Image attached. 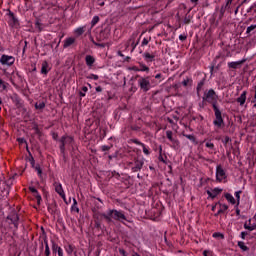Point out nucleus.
I'll return each instance as SVG.
<instances>
[{
	"mask_svg": "<svg viewBox=\"0 0 256 256\" xmlns=\"http://www.w3.org/2000/svg\"><path fill=\"white\" fill-rule=\"evenodd\" d=\"M103 217L107 219V221H111V219H114L115 221H120L121 223H125V221H127V217H125L123 211L119 210H108L106 213L103 214Z\"/></svg>",
	"mask_w": 256,
	"mask_h": 256,
	"instance_id": "f257e3e1",
	"label": "nucleus"
},
{
	"mask_svg": "<svg viewBox=\"0 0 256 256\" xmlns=\"http://www.w3.org/2000/svg\"><path fill=\"white\" fill-rule=\"evenodd\" d=\"M138 85L142 91H149V89H151V80L149 76L139 78Z\"/></svg>",
	"mask_w": 256,
	"mask_h": 256,
	"instance_id": "f03ea898",
	"label": "nucleus"
},
{
	"mask_svg": "<svg viewBox=\"0 0 256 256\" xmlns=\"http://www.w3.org/2000/svg\"><path fill=\"white\" fill-rule=\"evenodd\" d=\"M213 109L216 117L213 121V124L215 125V127H221V125H223V116L221 115V110H219L217 104H213Z\"/></svg>",
	"mask_w": 256,
	"mask_h": 256,
	"instance_id": "7ed1b4c3",
	"label": "nucleus"
},
{
	"mask_svg": "<svg viewBox=\"0 0 256 256\" xmlns=\"http://www.w3.org/2000/svg\"><path fill=\"white\" fill-rule=\"evenodd\" d=\"M216 181H218V183H225V181H227V173L221 165L216 167Z\"/></svg>",
	"mask_w": 256,
	"mask_h": 256,
	"instance_id": "20e7f679",
	"label": "nucleus"
},
{
	"mask_svg": "<svg viewBox=\"0 0 256 256\" xmlns=\"http://www.w3.org/2000/svg\"><path fill=\"white\" fill-rule=\"evenodd\" d=\"M0 63L1 65H6L7 67H11V65L15 63V57L3 54L0 57Z\"/></svg>",
	"mask_w": 256,
	"mask_h": 256,
	"instance_id": "39448f33",
	"label": "nucleus"
},
{
	"mask_svg": "<svg viewBox=\"0 0 256 256\" xmlns=\"http://www.w3.org/2000/svg\"><path fill=\"white\" fill-rule=\"evenodd\" d=\"M8 17V24L10 25V27H17V25H19V20L17 19V17H15V14H13V12L9 11Z\"/></svg>",
	"mask_w": 256,
	"mask_h": 256,
	"instance_id": "423d86ee",
	"label": "nucleus"
},
{
	"mask_svg": "<svg viewBox=\"0 0 256 256\" xmlns=\"http://www.w3.org/2000/svg\"><path fill=\"white\" fill-rule=\"evenodd\" d=\"M206 101L208 103H213V105H216L217 102V95L215 94L214 90H209L206 94Z\"/></svg>",
	"mask_w": 256,
	"mask_h": 256,
	"instance_id": "0eeeda50",
	"label": "nucleus"
},
{
	"mask_svg": "<svg viewBox=\"0 0 256 256\" xmlns=\"http://www.w3.org/2000/svg\"><path fill=\"white\" fill-rule=\"evenodd\" d=\"M54 189L56 193H58V195H60V197L65 201L66 197H65V191L63 190V185H61L60 182H54Z\"/></svg>",
	"mask_w": 256,
	"mask_h": 256,
	"instance_id": "6e6552de",
	"label": "nucleus"
},
{
	"mask_svg": "<svg viewBox=\"0 0 256 256\" xmlns=\"http://www.w3.org/2000/svg\"><path fill=\"white\" fill-rule=\"evenodd\" d=\"M61 143L60 149L61 151H65V145L73 143V138L71 136H64L61 139Z\"/></svg>",
	"mask_w": 256,
	"mask_h": 256,
	"instance_id": "1a4fd4ad",
	"label": "nucleus"
},
{
	"mask_svg": "<svg viewBox=\"0 0 256 256\" xmlns=\"http://www.w3.org/2000/svg\"><path fill=\"white\" fill-rule=\"evenodd\" d=\"M236 101L241 107H243L247 101V91H243Z\"/></svg>",
	"mask_w": 256,
	"mask_h": 256,
	"instance_id": "9d476101",
	"label": "nucleus"
},
{
	"mask_svg": "<svg viewBox=\"0 0 256 256\" xmlns=\"http://www.w3.org/2000/svg\"><path fill=\"white\" fill-rule=\"evenodd\" d=\"M243 63H245V60H240V61H236V62H228V67L230 69H239V67H241V65H243Z\"/></svg>",
	"mask_w": 256,
	"mask_h": 256,
	"instance_id": "9b49d317",
	"label": "nucleus"
},
{
	"mask_svg": "<svg viewBox=\"0 0 256 256\" xmlns=\"http://www.w3.org/2000/svg\"><path fill=\"white\" fill-rule=\"evenodd\" d=\"M221 191H223V189H221V188H214L213 190L208 191L207 194L212 199H215V197H217V195H219V193H221Z\"/></svg>",
	"mask_w": 256,
	"mask_h": 256,
	"instance_id": "f8f14e48",
	"label": "nucleus"
},
{
	"mask_svg": "<svg viewBox=\"0 0 256 256\" xmlns=\"http://www.w3.org/2000/svg\"><path fill=\"white\" fill-rule=\"evenodd\" d=\"M86 65L91 69L93 67V64L95 63V57L91 55H86L85 57Z\"/></svg>",
	"mask_w": 256,
	"mask_h": 256,
	"instance_id": "ddd939ff",
	"label": "nucleus"
},
{
	"mask_svg": "<svg viewBox=\"0 0 256 256\" xmlns=\"http://www.w3.org/2000/svg\"><path fill=\"white\" fill-rule=\"evenodd\" d=\"M75 43V38L74 37H68L64 40L63 47L64 49H67V47H71Z\"/></svg>",
	"mask_w": 256,
	"mask_h": 256,
	"instance_id": "4468645a",
	"label": "nucleus"
},
{
	"mask_svg": "<svg viewBox=\"0 0 256 256\" xmlns=\"http://www.w3.org/2000/svg\"><path fill=\"white\" fill-rule=\"evenodd\" d=\"M41 73L42 75H47L49 73V63L47 61L42 62Z\"/></svg>",
	"mask_w": 256,
	"mask_h": 256,
	"instance_id": "2eb2a0df",
	"label": "nucleus"
},
{
	"mask_svg": "<svg viewBox=\"0 0 256 256\" xmlns=\"http://www.w3.org/2000/svg\"><path fill=\"white\" fill-rule=\"evenodd\" d=\"M224 197L231 205H237V200H235V197H233L230 193H226Z\"/></svg>",
	"mask_w": 256,
	"mask_h": 256,
	"instance_id": "dca6fc26",
	"label": "nucleus"
},
{
	"mask_svg": "<svg viewBox=\"0 0 256 256\" xmlns=\"http://www.w3.org/2000/svg\"><path fill=\"white\" fill-rule=\"evenodd\" d=\"M143 57H144L145 61H147V63H151V62L155 61V55L149 54L148 52H145L143 54Z\"/></svg>",
	"mask_w": 256,
	"mask_h": 256,
	"instance_id": "f3484780",
	"label": "nucleus"
},
{
	"mask_svg": "<svg viewBox=\"0 0 256 256\" xmlns=\"http://www.w3.org/2000/svg\"><path fill=\"white\" fill-rule=\"evenodd\" d=\"M142 168H143V161L136 160L135 163H134L133 170L134 171H141Z\"/></svg>",
	"mask_w": 256,
	"mask_h": 256,
	"instance_id": "a211bd4d",
	"label": "nucleus"
},
{
	"mask_svg": "<svg viewBox=\"0 0 256 256\" xmlns=\"http://www.w3.org/2000/svg\"><path fill=\"white\" fill-rule=\"evenodd\" d=\"M136 145H141L142 149H143V153L144 155H150V151H149V148H147V146H145V144L139 142V141H135Z\"/></svg>",
	"mask_w": 256,
	"mask_h": 256,
	"instance_id": "6ab92c4d",
	"label": "nucleus"
},
{
	"mask_svg": "<svg viewBox=\"0 0 256 256\" xmlns=\"http://www.w3.org/2000/svg\"><path fill=\"white\" fill-rule=\"evenodd\" d=\"M245 229H247L248 231H255L256 229V224H251V219L249 221L246 222L245 224Z\"/></svg>",
	"mask_w": 256,
	"mask_h": 256,
	"instance_id": "aec40b11",
	"label": "nucleus"
},
{
	"mask_svg": "<svg viewBox=\"0 0 256 256\" xmlns=\"http://www.w3.org/2000/svg\"><path fill=\"white\" fill-rule=\"evenodd\" d=\"M166 137L169 139V141H171V143L178 144L177 140L173 138V132L171 130L166 131Z\"/></svg>",
	"mask_w": 256,
	"mask_h": 256,
	"instance_id": "412c9836",
	"label": "nucleus"
},
{
	"mask_svg": "<svg viewBox=\"0 0 256 256\" xmlns=\"http://www.w3.org/2000/svg\"><path fill=\"white\" fill-rule=\"evenodd\" d=\"M30 191L35 195L37 202L41 203V195H39V192H37V189H35V187H30Z\"/></svg>",
	"mask_w": 256,
	"mask_h": 256,
	"instance_id": "4be33fe9",
	"label": "nucleus"
},
{
	"mask_svg": "<svg viewBox=\"0 0 256 256\" xmlns=\"http://www.w3.org/2000/svg\"><path fill=\"white\" fill-rule=\"evenodd\" d=\"M75 35H77V37L83 35L85 33V26L82 27H78L74 30Z\"/></svg>",
	"mask_w": 256,
	"mask_h": 256,
	"instance_id": "5701e85b",
	"label": "nucleus"
},
{
	"mask_svg": "<svg viewBox=\"0 0 256 256\" xmlns=\"http://www.w3.org/2000/svg\"><path fill=\"white\" fill-rule=\"evenodd\" d=\"M241 193L242 191L239 190V191H236L234 194L236 197V207H239V203H241Z\"/></svg>",
	"mask_w": 256,
	"mask_h": 256,
	"instance_id": "b1692460",
	"label": "nucleus"
},
{
	"mask_svg": "<svg viewBox=\"0 0 256 256\" xmlns=\"http://www.w3.org/2000/svg\"><path fill=\"white\" fill-rule=\"evenodd\" d=\"M52 249L53 251L57 249L58 256H63V249L59 247L57 244H53Z\"/></svg>",
	"mask_w": 256,
	"mask_h": 256,
	"instance_id": "393cba45",
	"label": "nucleus"
},
{
	"mask_svg": "<svg viewBox=\"0 0 256 256\" xmlns=\"http://www.w3.org/2000/svg\"><path fill=\"white\" fill-rule=\"evenodd\" d=\"M229 209V206L227 204H220V209L218 210V213H225Z\"/></svg>",
	"mask_w": 256,
	"mask_h": 256,
	"instance_id": "a878e982",
	"label": "nucleus"
},
{
	"mask_svg": "<svg viewBox=\"0 0 256 256\" xmlns=\"http://www.w3.org/2000/svg\"><path fill=\"white\" fill-rule=\"evenodd\" d=\"M140 71L141 72H146V73H149V67H147V65L143 64V63H140Z\"/></svg>",
	"mask_w": 256,
	"mask_h": 256,
	"instance_id": "bb28decb",
	"label": "nucleus"
},
{
	"mask_svg": "<svg viewBox=\"0 0 256 256\" xmlns=\"http://www.w3.org/2000/svg\"><path fill=\"white\" fill-rule=\"evenodd\" d=\"M99 23V16H94L91 21V26L95 27Z\"/></svg>",
	"mask_w": 256,
	"mask_h": 256,
	"instance_id": "cd10ccee",
	"label": "nucleus"
},
{
	"mask_svg": "<svg viewBox=\"0 0 256 256\" xmlns=\"http://www.w3.org/2000/svg\"><path fill=\"white\" fill-rule=\"evenodd\" d=\"M0 89L5 91L7 89V83L0 78Z\"/></svg>",
	"mask_w": 256,
	"mask_h": 256,
	"instance_id": "c85d7f7f",
	"label": "nucleus"
},
{
	"mask_svg": "<svg viewBox=\"0 0 256 256\" xmlns=\"http://www.w3.org/2000/svg\"><path fill=\"white\" fill-rule=\"evenodd\" d=\"M87 91H89V89L87 88V86H83V87H82V91H80V97H85Z\"/></svg>",
	"mask_w": 256,
	"mask_h": 256,
	"instance_id": "c756f323",
	"label": "nucleus"
},
{
	"mask_svg": "<svg viewBox=\"0 0 256 256\" xmlns=\"http://www.w3.org/2000/svg\"><path fill=\"white\" fill-rule=\"evenodd\" d=\"M36 109H45V102H40L35 104Z\"/></svg>",
	"mask_w": 256,
	"mask_h": 256,
	"instance_id": "7c9ffc66",
	"label": "nucleus"
},
{
	"mask_svg": "<svg viewBox=\"0 0 256 256\" xmlns=\"http://www.w3.org/2000/svg\"><path fill=\"white\" fill-rule=\"evenodd\" d=\"M212 237H214V239L220 238V239H224V235L219 233V232H215Z\"/></svg>",
	"mask_w": 256,
	"mask_h": 256,
	"instance_id": "2f4dec72",
	"label": "nucleus"
},
{
	"mask_svg": "<svg viewBox=\"0 0 256 256\" xmlns=\"http://www.w3.org/2000/svg\"><path fill=\"white\" fill-rule=\"evenodd\" d=\"M238 247L242 249V251H247V246L245 245V242H238Z\"/></svg>",
	"mask_w": 256,
	"mask_h": 256,
	"instance_id": "473e14b6",
	"label": "nucleus"
},
{
	"mask_svg": "<svg viewBox=\"0 0 256 256\" xmlns=\"http://www.w3.org/2000/svg\"><path fill=\"white\" fill-rule=\"evenodd\" d=\"M203 256H215V254L211 250H204Z\"/></svg>",
	"mask_w": 256,
	"mask_h": 256,
	"instance_id": "72a5a7b5",
	"label": "nucleus"
},
{
	"mask_svg": "<svg viewBox=\"0 0 256 256\" xmlns=\"http://www.w3.org/2000/svg\"><path fill=\"white\" fill-rule=\"evenodd\" d=\"M45 255H51V251L49 250V244L47 242H45Z\"/></svg>",
	"mask_w": 256,
	"mask_h": 256,
	"instance_id": "f704fd0d",
	"label": "nucleus"
},
{
	"mask_svg": "<svg viewBox=\"0 0 256 256\" xmlns=\"http://www.w3.org/2000/svg\"><path fill=\"white\" fill-rule=\"evenodd\" d=\"M186 139H189V141H192V143H195L196 139H195V136L191 135V134H188V135H185Z\"/></svg>",
	"mask_w": 256,
	"mask_h": 256,
	"instance_id": "c9c22d12",
	"label": "nucleus"
},
{
	"mask_svg": "<svg viewBox=\"0 0 256 256\" xmlns=\"http://www.w3.org/2000/svg\"><path fill=\"white\" fill-rule=\"evenodd\" d=\"M256 25H251L247 28L246 33H251V31H255Z\"/></svg>",
	"mask_w": 256,
	"mask_h": 256,
	"instance_id": "e433bc0d",
	"label": "nucleus"
},
{
	"mask_svg": "<svg viewBox=\"0 0 256 256\" xmlns=\"http://www.w3.org/2000/svg\"><path fill=\"white\" fill-rule=\"evenodd\" d=\"M189 83H191V79L187 78V79H185V80L182 82V85H183L184 87H187V85H189Z\"/></svg>",
	"mask_w": 256,
	"mask_h": 256,
	"instance_id": "4c0bfd02",
	"label": "nucleus"
},
{
	"mask_svg": "<svg viewBox=\"0 0 256 256\" xmlns=\"http://www.w3.org/2000/svg\"><path fill=\"white\" fill-rule=\"evenodd\" d=\"M206 147L208 149H214L215 145L212 142H206Z\"/></svg>",
	"mask_w": 256,
	"mask_h": 256,
	"instance_id": "58836bf2",
	"label": "nucleus"
},
{
	"mask_svg": "<svg viewBox=\"0 0 256 256\" xmlns=\"http://www.w3.org/2000/svg\"><path fill=\"white\" fill-rule=\"evenodd\" d=\"M35 169H36V171H37L39 177H41V175H42V173H43V171L41 170V167H40V166H36Z\"/></svg>",
	"mask_w": 256,
	"mask_h": 256,
	"instance_id": "ea45409f",
	"label": "nucleus"
},
{
	"mask_svg": "<svg viewBox=\"0 0 256 256\" xmlns=\"http://www.w3.org/2000/svg\"><path fill=\"white\" fill-rule=\"evenodd\" d=\"M179 39H180V41H185V40L187 39V35H185V34H180V35H179Z\"/></svg>",
	"mask_w": 256,
	"mask_h": 256,
	"instance_id": "a19ab883",
	"label": "nucleus"
},
{
	"mask_svg": "<svg viewBox=\"0 0 256 256\" xmlns=\"http://www.w3.org/2000/svg\"><path fill=\"white\" fill-rule=\"evenodd\" d=\"M142 45H143V46L149 45V39L144 38V39L142 40Z\"/></svg>",
	"mask_w": 256,
	"mask_h": 256,
	"instance_id": "79ce46f5",
	"label": "nucleus"
},
{
	"mask_svg": "<svg viewBox=\"0 0 256 256\" xmlns=\"http://www.w3.org/2000/svg\"><path fill=\"white\" fill-rule=\"evenodd\" d=\"M132 71L139 72V71H141V70H140V68H138L137 66H133V67H132Z\"/></svg>",
	"mask_w": 256,
	"mask_h": 256,
	"instance_id": "37998d69",
	"label": "nucleus"
},
{
	"mask_svg": "<svg viewBox=\"0 0 256 256\" xmlns=\"http://www.w3.org/2000/svg\"><path fill=\"white\" fill-rule=\"evenodd\" d=\"M96 91H97V93H101V91H103V88H101V86H98V87H96Z\"/></svg>",
	"mask_w": 256,
	"mask_h": 256,
	"instance_id": "c03bdc74",
	"label": "nucleus"
},
{
	"mask_svg": "<svg viewBox=\"0 0 256 256\" xmlns=\"http://www.w3.org/2000/svg\"><path fill=\"white\" fill-rule=\"evenodd\" d=\"M232 3H233V0H227L226 7H229V5H231Z\"/></svg>",
	"mask_w": 256,
	"mask_h": 256,
	"instance_id": "a18cd8bd",
	"label": "nucleus"
},
{
	"mask_svg": "<svg viewBox=\"0 0 256 256\" xmlns=\"http://www.w3.org/2000/svg\"><path fill=\"white\" fill-rule=\"evenodd\" d=\"M36 27H37V29H39V31H41V23L36 22Z\"/></svg>",
	"mask_w": 256,
	"mask_h": 256,
	"instance_id": "49530a36",
	"label": "nucleus"
},
{
	"mask_svg": "<svg viewBox=\"0 0 256 256\" xmlns=\"http://www.w3.org/2000/svg\"><path fill=\"white\" fill-rule=\"evenodd\" d=\"M245 235H247V233L241 232V237H242V239H245Z\"/></svg>",
	"mask_w": 256,
	"mask_h": 256,
	"instance_id": "de8ad7c7",
	"label": "nucleus"
},
{
	"mask_svg": "<svg viewBox=\"0 0 256 256\" xmlns=\"http://www.w3.org/2000/svg\"><path fill=\"white\" fill-rule=\"evenodd\" d=\"M155 79H161V74H156Z\"/></svg>",
	"mask_w": 256,
	"mask_h": 256,
	"instance_id": "09e8293b",
	"label": "nucleus"
},
{
	"mask_svg": "<svg viewBox=\"0 0 256 256\" xmlns=\"http://www.w3.org/2000/svg\"><path fill=\"white\" fill-rule=\"evenodd\" d=\"M191 1V3H194L195 5H197V1H199V0H190Z\"/></svg>",
	"mask_w": 256,
	"mask_h": 256,
	"instance_id": "8fccbe9b",
	"label": "nucleus"
},
{
	"mask_svg": "<svg viewBox=\"0 0 256 256\" xmlns=\"http://www.w3.org/2000/svg\"><path fill=\"white\" fill-rule=\"evenodd\" d=\"M236 213H237V215H240L241 210H239V208H237V209H236Z\"/></svg>",
	"mask_w": 256,
	"mask_h": 256,
	"instance_id": "3c124183",
	"label": "nucleus"
},
{
	"mask_svg": "<svg viewBox=\"0 0 256 256\" xmlns=\"http://www.w3.org/2000/svg\"><path fill=\"white\" fill-rule=\"evenodd\" d=\"M108 149H109V147L103 146V151H107Z\"/></svg>",
	"mask_w": 256,
	"mask_h": 256,
	"instance_id": "603ef678",
	"label": "nucleus"
},
{
	"mask_svg": "<svg viewBox=\"0 0 256 256\" xmlns=\"http://www.w3.org/2000/svg\"><path fill=\"white\" fill-rule=\"evenodd\" d=\"M120 253H121L122 255H125V250H120Z\"/></svg>",
	"mask_w": 256,
	"mask_h": 256,
	"instance_id": "864d4df0",
	"label": "nucleus"
},
{
	"mask_svg": "<svg viewBox=\"0 0 256 256\" xmlns=\"http://www.w3.org/2000/svg\"><path fill=\"white\" fill-rule=\"evenodd\" d=\"M99 5L100 7H103V5H105V2H101Z\"/></svg>",
	"mask_w": 256,
	"mask_h": 256,
	"instance_id": "5fc2aeb1",
	"label": "nucleus"
},
{
	"mask_svg": "<svg viewBox=\"0 0 256 256\" xmlns=\"http://www.w3.org/2000/svg\"><path fill=\"white\" fill-rule=\"evenodd\" d=\"M94 79H95V80L99 79V76L94 75Z\"/></svg>",
	"mask_w": 256,
	"mask_h": 256,
	"instance_id": "6e6d98bb",
	"label": "nucleus"
},
{
	"mask_svg": "<svg viewBox=\"0 0 256 256\" xmlns=\"http://www.w3.org/2000/svg\"><path fill=\"white\" fill-rule=\"evenodd\" d=\"M217 215H221V213L218 212V213L215 214V216L217 217Z\"/></svg>",
	"mask_w": 256,
	"mask_h": 256,
	"instance_id": "4d7b16f0",
	"label": "nucleus"
},
{
	"mask_svg": "<svg viewBox=\"0 0 256 256\" xmlns=\"http://www.w3.org/2000/svg\"><path fill=\"white\" fill-rule=\"evenodd\" d=\"M119 55H120L121 57H123V54H122L121 52H119Z\"/></svg>",
	"mask_w": 256,
	"mask_h": 256,
	"instance_id": "13d9d810",
	"label": "nucleus"
},
{
	"mask_svg": "<svg viewBox=\"0 0 256 256\" xmlns=\"http://www.w3.org/2000/svg\"><path fill=\"white\" fill-rule=\"evenodd\" d=\"M212 211H215V206L212 207Z\"/></svg>",
	"mask_w": 256,
	"mask_h": 256,
	"instance_id": "bf43d9fd",
	"label": "nucleus"
},
{
	"mask_svg": "<svg viewBox=\"0 0 256 256\" xmlns=\"http://www.w3.org/2000/svg\"><path fill=\"white\" fill-rule=\"evenodd\" d=\"M53 251L57 252V248H55V250H53Z\"/></svg>",
	"mask_w": 256,
	"mask_h": 256,
	"instance_id": "052dcab7",
	"label": "nucleus"
},
{
	"mask_svg": "<svg viewBox=\"0 0 256 256\" xmlns=\"http://www.w3.org/2000/svg\"><path fill=\"white\" fill-rule=\"evenodd\" d=\"M0 105H1V100H0Z\"/></svg>",
	"mask_w": 256,
	"mask_h": 256,
	"instance_id": "680f3d73",
	"label": "nucleus"
}]
</instances>
